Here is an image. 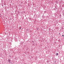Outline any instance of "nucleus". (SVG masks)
Masks as SVG:
<instances>
[{
  "label": "nucleus",
  "instance_id": "obj_2",
  "mask_svg": "<svg viewBox=\"0 0 64 64\" xmlns=\"http://www.w3.org/2000/svg\"><path fill=\"white\" fill-rule=\"evenodd\" d=\"M19 29H21V26H20V27Z\"/></svg>",
  "mask_w": 64,
  "mask_h": 64
},
{
  "label": "nucleus",
  "instance_id": "obj_1",
  "mask_svg": "<svg viewBox=\"0 0 64 64\" xmlns=\"http://www.w3.org/2000/svg\"><path fill=\"white\" fill-rule=\"evenodd\" d=\"M10 61H11L9 59H8V62H9L10 63H11V62H10Z\"/></svg>",
  "mask_w": 64,
  "mask_h": 64
},
{
  "label": "nucleus",
  "instance_id": "obj_5",
  "mask_svg": "<svg viewBox=\"0 0 64 64\" xmlns=\"http://www.w3.org/2000/svg\"><path fill=\"white\" fill-rule=\"evenodd\" d=\"M59 34H60V33H59Z\"/></svg>",
  "mask_w": 64,
  "mask_h": 64
},
{
  "label": "nucleus",
  "instance_id": "obj_4",
  "mask_svg": "<svg viewBox=\"0 0 64 64\" xmlns=\"http://www.w3.org/2000/svg\"><path fill=\"white\" fill-rule=\"evenodd\" d=\"M62 36H63V37H64V35H62Z\"/></svg>",
  "mask_w": 64,
  "mask_h": 64
},
{
  "label": "nucleus",
  "instance_id": "obj_3",
  "mask_svg": "<svg viewBox=\"0 0 64 64\" xmlns=\"http://www.w3.org/2000/svg\"><path fill=\"white\" fill-rule=\"evenodd\" d=\"M58 53H56V56H58Z\"/></svg>",
  "mask_w": 64,
  "mask_h": 64
}]
</instances>
